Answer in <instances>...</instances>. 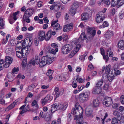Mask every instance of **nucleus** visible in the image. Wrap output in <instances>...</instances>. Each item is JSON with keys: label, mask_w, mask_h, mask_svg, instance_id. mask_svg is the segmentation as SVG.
<instances>
[{"label": "nucleus", "mask_w": 124, "mask_h": 124, "mask_svg": "<svg viewBox=\"0 0 124 124\" xmlns=\"http://www.w3.org/2000/svg\"><path fill=\"white\" fill-rule=\"evenodd\" d=\"M54 59L53 57H51L47 55L43 56L39 64L40 67H42L47 64H51Z\"/></svg>", "instance_id": "nucleus-1"}, {"label": "nucleus", "mask_w": 124, "mask_h": 124, "mask_svg": "<svg viewBox=\"0 0 124 124\" xmlns=\"http://www.w3.org/2000/svg\"><path fill=\"white\" fill-rule=\"evenodd\" d=\"M90 93L89 92H86L80 94L79 96V100L81 102H84L88 100Z\"/></svg>", "instance_id": "nucleus-2"}, {"label": "nucleus", "mask_w": 124, "mask_h": 124, "mask_svg": "<svg viewBox=\"0 0 124 124\" xmlns=\"http://www.w3.org/2000/svg\"><path fill=\"white\" fill-rule=\"evenodd\" d=\"M72 48L71 45L67 44L62 46L61 51L63 54H66L70 52Z\"/></svg>", "instance_id": "nucleus-3"}, {"label": "nucleus", "mask_w": 124, "mask_h": 124, "mask_svg": "<svg viewBox=\"0 0 124 124\" xmlns=\"http://www.w3.org/2000/svg\"><path fill=\"white\" fill-rule=\"evenodd\" d=\"M75 108H73L71 110V113L76 116H79L80 115L82 114L83 112V109L82 108L79 106L76 107Z\"/></svg>", "instance_id": "nucleus-4"}, {"label": "nucleus", "mask_w": 124, "mask_h": 124, "mask_svg": "<svg viewBox=\"0 0 124 124\" xmlns=\"http://www.w3.org/2000/svg\"><path fill=\"white\" fill-rule=\"evenodd\" d=\"M87 32L89 35L88 38L90 40L93 39L96 34V31L93 28L88 27Z\"/></svg>", "instance_id": "nucleus-5"}, {"label": "nucleus", "mask_w": 124, "mask_h": 124, "mask_svg": "<svg viewBox=\"0 0 124 124\" xmlns=\"http://www.w3.org/2000/svg\"><path fill=\"white\" fill-rule=\"evenodd\" d=\"M63 92V90H59L58 87H56L54 89V92H53V94L55 98V99L59 97L60 95H62Z\"/></svg>", "instance_id": "nucleus-6"}, {"label": "nucleus", "mask_w": 124, "mask_h": 124, "mask_svg": "<svg viewBox=\"0 0 124 124\" xmlns=\"http://www.w3.org/2000/svg\"><path fill=\"white\" fill-rule=\"evenodd\" d=\"M105 17L104 15L102 13H98L96 16V22L98 23L101 22Z\"/></svg>", "instance_id": "nucleus-7"}, {"label": "nucleus", "mask_w": 124, "mask_h": 124, "mask_svg": "<svg viewBox=\"0 0 124 124\" xmlns=\"http://www.w3.org/2000/svg\"><path fill=\"white\" fill-rule=\"evenodd\" d=\"M103 103L104 105L107 107L110 106L113 103L111 98L109 97H106L103 100Z\"/></svg>", "instance_id": "nucleus-8"}, {"label": "nucleus", "mask_w": 124, "mask_h": 124, "mask_svg": "<svg viewBox=\"0 0 124 124\" xmlns=\"http://www.w3.org/2000/svg\"><path fill=\"white\" fill-rule=\"evenodd\" d=\"M13 58L9 56H6L5 57V61L4 63L5 64V66L9 67L10 65L12 63L13 61Z\"/></svg>", "instance_id": "nucleus-9"}, {"label": "nucleus", "mask_w": 124, "mask_h": 124, "mask_svg": "<svg viewBox=\"0 0 124 124\" xmlns=\"http://www.w3.org/2000/svg\"><path fill=\"white\" fill-rule=\"evenodd\" d=\"M76 116L74 119L76 120V124H81L83 122V117L82 114L80 115L79 116Z\"/></svg>", "instance_id": "nucleus-10"}, {"label": "nucleus", "mask_w": 124, "mask_h": 124, "mask_svg": "<svg viewBox=\"0 0 124 124\" xmlns=\"http://www.w3.org/2000/svg\"><path fill=\"white\" fill-rule=\"evenodd\" d=\"M33 9L31 8H29L26 9L24 13V16L25 17H30L33 14Z\"/></svg>", "instance_id": "nucleus-11"}, {"label": "nucleus", "mask_w": 124, "mask_h": 124, "mask_svg": "<svg viewBox=\"0 0 124 124\" xmlns=\"http://www.w3.org/2000/svg\"><path fill=\"white\" fill-rule=\"evenodd\" d=\"M46 37L44 31H39L38 34V38L41 41L44 40Z\"/></svg>", "instance_id": "nucleus-12"}, {"label": "nucleus", "mask_w": 124, "mask_h": 124, "mask_svg": "<svg viewBox=\"0 0 124 124\" xmlns=\"http://www.w3.org/2000/svg\"><path fill=\"white\" fill-rule=\"evenodd\" d=\"M53 99V97L49 94H47V96L45 97L44 99L42 101V105H44L48 101H50Z\"/></svg>", "instance_id": "nucleus-13"}, {"label": "nucleus", "mask_w": 124, "mask_h": 124, "mask_svg": "<svg viewBox=\"0 0 124 124\" xmlns=\"http://www.w3.org/2000/svg\"><path fill=\"white\" fill-rule=\"evenodd\" d=\"M110 65H109L108 66L105 67L104 66L102 70V72H103L105 70V72L106 74H108L111 73L112 72L110 70Z\"/></svg>", "instance_id": "nucleus-14"}, {"label": "nucleus", "mask_w": 124, "mask_h": 124, "mask_svg": "<svg viewBox=\"0 0 124 124\" xmlns=\"http://www.w3.org/2000/svg\"><path fill=\"white\" fill-rule=\"evenodd\" d=\"M15 49H22V47L25 46V43L24 40H22L21 41L18 42L17 43Z\"/></svg>", "instance_id": "nucleus-15"}, {"label": "nucleus", "mask_w": 124, "mask_h": 124, "mask_svg": "<svg viewBox=\"0 0 124 124\" xmlns=\"http://www.w3.org/2000/svg\"><path fill=\"white\" fill-rule=\"evenodd\" d=\"M59 107H58L57 103H56L52 106L50 111L51 112V113L52 114L54 112L57 110H59Z\"/></svg>", "instance_id": "nucleus-16"}, {"label": "nucleus", "mask_w": 124, "mask_h": 124, "mask_svg": "<svg viewBox=\"0 0 124 124\" xmlns=\"http://www.w3.org/2000/svg\"><path fill=\"white\" fill-rule=\"evenodd\" d=\"M16 55L17 57L19 58H21L22 57H24L25 56L23 54V53L22 52L21 49H16Z\"/></svg>", "instance_id": "nucleus-17"}, {"label": "nucleus", "mask_w": 124, "mask_h": 124, "mask_svg": "<svg viewBox=\"0 0 124 124\" xmlns=\"http://www.w3.org/2000/svg\"><path fill=\"white\" fill-rule=\"evenodd\" d=\"M32 39L28 37L26 38L24 40L26 46H31L32 43Z\"/></svg>", "instance_id": "nucleus-18"}, {"label": "nucleus", "mask_w": 124, "mask_h": 124, "mask_svg": "<svg viewBox=\"0 0 124 124\" xmlns=\"http://www.w3.org/2000/svg\"><path fill=\"white\" fill-rule=\"evenodd\" d=\"M102 90L101 88L95 87L93 89L92 93L94 94H98L101 92Z\"/></svg>", "instance_id": "nucleus-19"}, {"label": "nucleus", "mask_w": 124, "mask_h": 124, "mask_svg": "<svg viewBox=\"0 0 124 124\" xmlns=\"http://www.w3.org/2000/svg\"><path fill=\"white\" fill-rule=\"evenodd\" d=\"M47 92V91L46 90H43L40 93L37 95L36 98V99L39 100L42 96L45 94Z\"/></svg>", "instance_id": "nucleus-20"}, {"label": "nucleus", "mask_w": 124, "mask_h": 124, "mask_svg": "<svg viewBox=\"0 0 124 124\" xmlns=\"http://www.w3.org/2000/svg\"><path fill=\"white\" fill-rule=\"evenodd\" d=\"M113 114L114 116L117 117L118 121H120L121 120L122 118V115L119 111H114Z\"/></svg>", "instance_id": "nucleus-21"}, {"label": "nucleus", "mask_w": 124, "mask_h": 124, "mask_svg": "<svg viewBox=\"0 0 124 124\" xmlns=\"http://www.w3.org/2000/svg\"><path fill=\"white\" fill-rule=\"evenodd\" d=\"M72 29V27L71 25L68 24L65 25L63 27V31L65 32L71 30Z\"/></svg>", "instance_id": "nucleus-22"}, {"label": "nucleus", "mask_w": 124, "mask_h": 124, "mask_svg": "<svg viewBox=\"0 0 124 124\" xmlns=\"http://www.w3.org/2000/svg\"><path fill=\"white\" fill-rule=\"evenodd\" d=\"M93 112L92 109L90 107H87L86 109L85 113L86 115L87 116H91Z\"/></svg>", "instance_id": "nucleus-23"}, {"label": "nucleus", "mask_w": 124, "mask_h": 124, "mask_svg": "<svg viewBox=\"0 0 124 124\" xmlns=\"http://www.w3.org/2000/svg\"><path fill=\"white\" fill-rule=\"evenodd\" d=\"M62 27L60 26V24L58 23L56 24L55 25L53 26V29L56 31L58 30H60L62 29Z\"/></svg>", "instance_id": "nucleus-24"}, {"label": "nucleus", "mask_w": 124, "mask_h": 124, "mask_svg": "<svg viewBox=\"0 0 124 124\" xmlns=\"http://www.w3.org/2000/svg\"><path fill=\"white\" fill-rule=\"evenodd\" d=\"M21 49L22 52L23 53V54H24L25 55H27L29 53V50L27 48V47H24L23 48Z\"/></svg>", "instance_id": "nucleus-25"}, {"label": "nucleus", "mask_w": 124, "mask_h": 124, "mask_svg": "<svg viewBox=\"0 0 124 124\" xmlns=\"http://www.w3.org/2000/svg\"><path fill=\"white\" fill-rule=\"evenodd\" d=\"M113 36V33L111 31H109L106 32L104 36L107 39H109Z\"/></svg>", "instance_id": "nucleus-26"}, {"label": "nucleus", "mask_w": 124, "mask_h": 124, "mask_svg": "<svg viewBox=\"0 0 124 124\" xmlns=\"http://www.w3.org/2000/svg\"><path fill=\"white\" fill-rule=\"evenodd\" d=\"M53 73V70H50L47 72L46 75L48 77L50 80L51 81L53 78L52 75Z\"/></svg>", "instance_id": "nucleus-27"}, {"label": "nucleus", "mask_w": 124, "mask_h": 124, "mask_svg": "<svg viewBox=\"0 0 124 124\" xmlns=\"http://www.w3.org/2000/svg\"><path fill=\"white\" fill-rule=\"evenodd\" d=\"M58 107H59V110L62 109L64 110H65L67 107V105L65 104H61L59 103H57Z\"/></svg>", "instance_id": "nucleus-28"}, {"label": "nucleus", "mask_w": 124, "mask_h": 124, "mask_svg": "<svg viewBox=\"0 0 124 124\" xmlns=\"http://www.w3.org/2000/svg\"><path fill=\"white\" fill-rule=\"evenodd\" d=\"M114 74L112 72H111L110 73L107 74L108 78L109 81L111 82L114 79Z\"/></svg>", "instance_id": "nucleus-29"}, {"label": "nucleus", "mask_w": 124, "mask_h": 124, "mask_svg": "<svg viewBox=\"0 0 124 124\" xmlns=\"http://www.w3.org/2000/svg\"><path fill=\"white\" fill-rule=\"evenodd\" d=\"M89 15L88 14L86 13H83L81 15L82 19V20L85 21L88 18Z\"/></svg>", "instance_id": "nucleus-30"}, {"label": "nucleus", "mask_w": 124, "mask_h": 124, "mask_svg": "<svg viewBox=\"0 0 124 124\" xmlns=\"http://www.w3.org/2000/svg\"><path fill=\"white\" fill-rule=\"evenodd\" d=\"M118 47L121 49H124V41L123 40H120L118 43Z\"/></svg>", "instance_id": "nucleus-31"}, {"label": "nucleus", "mask_w": 124, "mask_h": 124, "mask_svg": "<svg viewBox=\"0 0 124 124\" xmlns=\"http://www.w3.org/2000/svg\"><path fill=\"white\" fill-rule=\"evenodd\" d=\"M93 106L95 107H98L100 104L99 101L97 99L94 100L93 101Z\"/></svg>", "instance_id": "nucleus-32"}, {"label": "nucleus", "mask_w": 124, "mask_h": 124, "mask_svg": "<svg viewBox=\"0 0 124 124\" xmlns=\"http://www.w3.org/2000/svg\"><path fill=\"white\" fill-rule=\"evenodd\" d=\"M5 64L4 63V60L1 59L0 60V71L3 69L4 67L6 68H7L8 67H6L5 66Z\"/></svg>", "instance_id": "nucleus-33"}, {"label": "nucleus", "mask_w": 124, "mask_h": 124, "mask_svg": "<svg viewBox=\"0 0 124 124\" xmlns=\"http://www.w3.org/2000/svg\"><path fill=\"white\" fill-rule=\"evenodd\" d=\"M4 22L3 19L0 17V29H3L4 28Z\"/></svg>", "instance_id": "nucleus-34"}, {"label": "nucleus", "mask_w": 124, "mask_h": 124, "mask_svg": "<svg viewBox=\"0 0 124 124\" xmlns=\"http://www.w3.org/2000/svg\"><path fill=\"white\" fill-rule=\"evenodd\" d=\"M47 113L41 111L39 114V116L41 118H45V117L47 115Z\"/></svg>", "instance_id": "nucleus-35"}, {"label": "nucleus", "mask_w": 124, "mask_h": 124, "mask_svg": "<svg viewBox=\"0 0 124 124\" xmlns=\"http://www.w3.org/2000/svg\"><path fill=\"white\" fill-rule=\"evenodd\" d=\"M52 114L50 113L48 116H46L44 118L45 120L47 121H50L52 117Z\"/></svg>", "instance_id": "nucleus-36"}, {"label": "nucleus", "mask_w": 124, "mask_h": 124, "mask_svg": "<svg viewBox=\"0 0 124 124\" xmlns=\"http://www.w3.org/2000/svg\"><path fill=\"white\" fill-rule=\"evenodd\" d=\"M35 63L37 64H39L40 61V58L38 56V55H36L35 57Z\"/></svg>", "instance_id": "nucleus-37"}, {"label": "nucleus", "mask_w": 124, "mask_h": 124, "mask_svg": "<svg viewBox=\"0 0 124 124\" xmlns=\"http://www.w3.org/2000/svg\"><path fill=\"white\" fill-rule=\"evenodd\" d=\"M103 81L102 79L100 80L97 82L96 86L97 87H99L101 86L102 85Z\"/></svg>", "instance_id": "nucleus-38"}, {"label": "nucleus", "mask_w": 124, "mask_h": 124, "mask_svg": "<svg viewBox=\"0 0 124 124\" xmlns=\"http://www.w3.org/2000/svg\"><path fill=\"white\" fill-rule=\"evenodd\" d=\"M76 10L73 8H71L70 11V13L72 16L74 15L76 12Z\"/></svg>", "instance_id": "nucleus-39"}, {"label": "nucleus", "mask_w": 124, "mask_h": 124, "mask_svg": "<svg viewBox=\"0 0 124 124\" xmlns=\"http://www.w3.org/2000/svg\"><path fill=\"white\" fill-rule=\"evenodd\" d=\"M78 6V3L77 2H75L73 3L71 8H74L76 10Z\"/></svg>", "instance_id": "nucleus-40"}, {"label": "nucleus", "mask_w": 124, "mask_h": 124, "mask_svg": "<svg viewBox=\"0 0 124 124\" xmlns=\"http://www.w3.org/2000/svg\"><path fill=\"white\" fill-rule=\"evenodd\" d=\"M13 52V49L11 48H9L6 49V52L8 54H10Z\"/></svg>", "instance_id": "nucleus-41"}, {"label": "nucleus", "mask_w": 124, "mask_h": 124, "mask_svg": "<svg viewBox=\"0 0 124 124\" xmlns=\"http://www.w3.org/2000/svg\"><path fill=\"white\" fill-rule=\"evenodd\" d=\"M28 110V107L27 106L26 107L24 108L20 112V114L21 115H22L24 113H25Z\"/></svg>", "instance_id": "nucleus-42"}, {"label": "nucleus", "mask_w": 124, "mask_h": 124, "mask_svg": "<svg viewBox=\"0 0 124 124\" xmlns=\"http://www.w3.org/2000/svg\"><path fill=\"white\" fill-rule=\"evenodd\" d=\"M118 121L116 118L114 117L112 120L111 124H118Z\"/></svg>", "instance_id": "nucleus-43"}, {"label": "nucleus", "mask_w": 124, "mask_h": 124, "mask_svg": "<svg viewBox=\"0 0 124 124\" xmlns=\"http://www.w3.org/2000/svg\"><path fill=\"white\" fill-rule=\"evenodd\" d=\"M79 38L81 39H82L83 41L84 39H86V36L84 32H83L81 34Z\"/></svg>", "instance_id": "nucleus-44"}, {"label": "nucleus", "mask_w": 124, "mask_h": 124, "mask_svg": "<svg viewBox=\"0 0 124 124\" xmlns=\"http://www.w3.org/2000/svg\"><path fill=\"white\" fill-rule=\"evenodd\" d=\"M36 86V84L34 83H33L28 86V89L30 90H31L35 87Z\"/></svg>", "instance_id": "nucleus-45"}, {"label": "nucleus", "mask_w": 124, "mask_h": 124, "mask_svg": "<svg viewBox=\"0 0 124 124\" xmlns=\"http://www.w3.org/2000/svg\"><path fill=\"white\" fill-rule=\"evenodd\" d=\"M124 3V0H118L117 5L118 7H119L120 6H121L123 5Z\"/></svg>", "instance_id": "nucleus-46"}, {"label": "nucleus", "mask_w": 124, "mask_h": 124, "mask_svg": "<svg viewBox=\"0 0 124 124\" xmlns=\"http://www.w3.org/2000/svg\"><path fill=\"white\" fill-rule=\"evenodd\" d=\"M118 0H112L111 2L112 5L113 6H115L116 5H117Z\"/></svg>", "instance_id": "nucleus-47"}, {"label": "nucleus", "mask_w": 124, "mask_h": 124, "mask_svg": "<svg viewBox=\"0 0 124 124\" xmlns=\"http://www.w3.org/2000/svg\"><path fill=\"white\" fill-rule=\"evenodd\" d=\"M31 105L33 106H35L36 109L38 108V106L37 104V102L35 100L33 101L32 102Z\"/></svg>", "instance_id": "nucleus-48"}, {"label": "nucleus", "mask_w": 124, "mask_h": 124, "mask_svg": "<svg viewBox=\"0 0 124 124\" xmlns=\"http://www.w3.org/2000/svg\"><path fill=\"white\" fill-rule=\"evenodd\" d=\"M25 17L24 16H23V21H26V22L27 23H30V19L28 18L29 17Z\"/></svg>", "instance_id": "nucleus-49"}, {"label": "nucleus", "mask_w": 124, "mask_h": 124, "mask_svg": "<svg viewBox=\"0 0 124 124\" xmlns=\"http://www.w3.org/2000/svg\"><path fill=\"white\" fill-rule=\"evenodd\" d=\"M14 107V105L12 104L11 105L8 106L6 108V110L7 111H9L13 108Z\"/></svg>", "instance_id": "nucleus-50"}, {"label": "nucleus", "mask_w": 124, "mask_h": 124, "mask_svg": "<svg viewBox=\"0 0 124 124\" xmlns=\"http://www.w3.org/2000/svg\"><path fill=\"white\" fill-rule=\"evenodd\" d=\"M19 13V11H17V12H15L13 14V18L14 20H16L17 18L16 17V16Z\"/></svg>", "instance_id": "nucleus-51"}, {"label": "nucleus", "mask_w": 124, "mask_h": 124, "mask_svg": "<svg viewBox=\"0 0 124 124\" xmlns=\"http://www.w3.org/2000/svg\"><path fill=\"white\" fill-rule=\"evenodd\" d=\"M27 63V60L26 58H25L23 61L22 65L23 66H25Z\"/></svg>", "instance_id": "nucleus-52"}, {"label": "nucleus", "mask_w": 124, "mask_h": 124, "mask_svg": "<svg viewBox=\"0 0 124 124\" xmlns=\"http://www.w3.org/2000/svg\"><path fill=\"white\" fill-rule=\"evenodd\" d=\"M58 49L57 48H55L52 49L51 50V52L52 54H55L56 52H58Z\"/></svg>", "instance_id": "nucleus-53"}, {"label": "nucleus", "mask_w": 124, "mask_h": 124, "mask_svg": "<svg viewBox=\"0 0 124 124\" xmlns=\"http://www.w3.org/2000/svg\"><path fill=\"white\" fill-rule=\"evenodd\" d=\"M120 101L121 103L123 104H124V96L122 95L120 98Z\"/></svg>", "instance_id": "nucleus-54"}, {"label": "nucleus", "mask_w": 124, "mask_h": 124, "mask_svg": "<svg viewBox=\"0 0 124 124\" xmlns=\"http://www.w3.org/2000/svg\"><path fill=\"white\" fill-rule=\"evenodd\" d=\"M119 18L121 19H122L124 16V12L122 11H121L119 14Z\"/></svg>", "instance_id": "nucleus-55"}, {"label": "nucleus", "mask_w": 124, "mask_h": 124, "mask_svg": "<svg viewBox=\"0 0 124 124\" xmlns=\"http://www.w3.org/2000/svg\"><path fill=\"white\" fill-rule=\"evenodd\" d=\"M51 31H49L46 34L47 37L48 38L47 40H48L51 37L52 35L51 34Z\"/></svg>", "instance_id": "nucleus-56"}, {"label": "nucleus", "mask_w": 124, "mask_h": 124, "mask_svg": "<svg viewBox=\"0 0 124 124\" xmlns=\"http://www.w3.org/2000/svg\"><path fill=\"white\" fill-rule=\"evenodd\" d=\"M109 25V23L108 22L106 21H104L103 22L102 24V27L104 28L105 27H107Z\"/></svg>", "instance_id": "nucleus-57"}, {"label": "nucleus", "mask_w": 124, "mask_h": 124, "mask_svg": "<svg viewBox=\"0 0 124 124\" xmlns=\"http://www.w3.org/2000/svg\"><path fill=\"white\" fill-rule=\"evenodd\" d=\"M83 41V39H81L79 37L78 39H76L75 43H80L82 42Z\"/></svg>", "instance_id": "nucleus-58"}, {"label": "nucleus", "mask_w": 124, "mask_h": 124, "mask_svg": "<svg viewBox=\"0 0 124 124\" xmlns=\"http://www.w3.org/2000/svg\"><path fill=\"white\" fill-rule=\"evenodd\" d=\"M27 48L28 49V50H29V53L30 52H33L34 51V49L31 46H27Z\"/></svg>", "instance_id": "nucleus-59"}, {"label": "nucleus", "mask_w": 124, "mask_h": 124, "mask_svg": "<svg viewBox=\"0 0 124 124\" xmlns=\"http://www.w3.org/2000/svg\"><path fill=\"white\" fill-rule=\"evenodd\" d=\"M72 118V116L71 115V114L70 113H69L67 116L68 120V121H70Z\"/></svg>", "instance_id": "nucleus-60"}, {"label": "nucleus", "mask_w": 124, "mask_h": 124, "mask_svg": "<svg viewBox=\"0 0 124 124\" xmlns=\"http://www.w3.org/2000/svg\"><path fill=\"white\" fill-rule=\"evenodd\" d=\"M96 0H90L89 5L92 6L94 5L95 3Z\"/></svg>", "instance_id": "nucleus-61"}, {"label": "nucleus", "mask_w": 124, "mask_h": 124, "mask_svg": "<svg viewBox=\"0 0 124 124\" xmlns=\"http://www.w3.org/2000/svg\"><path fill=\"white\" fill-rule=\"evenodd\" d=\"M12 16L10 15V17L9 19V23L12 24L14 22V21L13 20H12Z\"/></svg>", "instance_id": "nucleus-62"}, {"label": "nucleus", "mask_w": 124, "mask_h": 124, "mask_svg": "<svg viewBox=\"0 0 124 124\" xmlns=\"http://www.w3.org/2000/svg\"><path fill=\"white\" fill-rule=\"evenodd\" d=\"M76 53H74L73 52H72L71 53L68 55V57L69 58L72 57Z\"/></svg>", "instance_id": "nucleus-63"}, {"label": "nucleus", "mask_w": 124, "mask_h": 124, "mask_svg": "<svg viewBox=\"0 0 124 124\" xmlns=\"http://www.w3.org/2000/svg\"><path fill=\"white\" fill-rule=\"evenodd\" d=\"M30 64H32L33 66L35 65V61L34 59H32L29 62Z\"/></svg>", "instance_id": "nucleus-64"}]
</instances>
